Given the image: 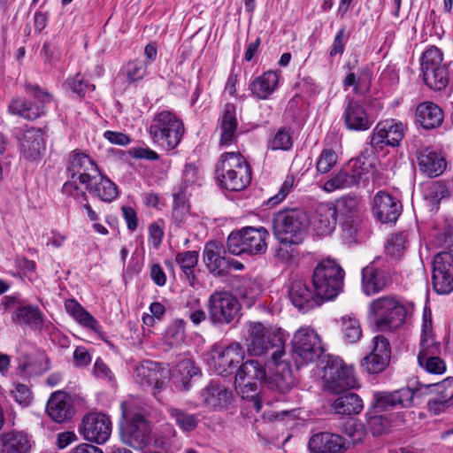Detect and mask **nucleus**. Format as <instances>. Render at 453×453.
<instances>
[{
	"label": "nucleus",
	"instance_id": "29",
	"mask_svg": "<svg viewBox=\"0 0 453 453\" xmlns=\"http://www.w3.org/2000/svg\"><path fill=\"white\" fill-rule=\"evenodd\" d=\"M45 150L43 134L39 128H27L20 138V150L25 158L36 160Z\"/></svg>",
	"mask_w": 453,
	"mask_h": 453
},
{
	"label": "nucleus",
	"instance_id": "58",
	"mask_svg": "<svg viewBox=\"0 0 453 453\" xmlns=\"http://www.w3.org/2000/svg\"><path fill=\"white\" fill-rule=\"evenodd\" d=\"M293 145V140L290 133L286 129H280L269 142V147L273 150H288Z\"/></svg>",
	"mask_w": 453,
	"mask_h": 453
},
{
	"label": "nucleus",
	"instance_id": "23",
	"mask_svg": "<svg viewBox=\"0 0 453 453\" xmlns=\"http://www.w3.org/2000/svg\"><path fill=\"white\" fill-rule=\"evenodd\" d=\"M288 296L291 303L303 312L323 303L316 291L312 292L308 285L301 280L292 281L288 290Z\"/></svg>",
	"mask_w": 453,
	"mask_h": 453
},
{
	"label": "nucleus",
	"instance_id": "44",
	"mask_svg": "<svg viewBox=\"0 0 453 453\" xmlns=\"http://www.w3.org/2000/svg\"><path fill=\"white\" fill-rule=\"evenodd\" d=\"M441 353V344L435 341L434 336H420L418 364L440 357Z\"/></svg>",
	"mask_w": 453,
	"mask_h": 453
},
{
	"label": "nucleus",
	"instance_id": "55",
	"mask_svg": "<svg viewBox=\"0 0 453 453\" xmlns=\"http://www.w3.org/2000/svg\"><path fill=\"white\" fill-rule=\"evenodd\" d=\"M268 385L270 389L284 395L289 392L293 388L294 379L290 372H288V374L284 375L276 373L273 378L270 379Z\"/></svg>",
	"mask_w": 453,
	"mask_h": 453
},
{
	"label": "nucleus",
	"instance_id": "46",
	"mask_svg": "<svg viewBox=\"0 0 453 453\" xmlns=\"http://www.w3.org/2000/svg\"><path fill=\"white\" fill-rule=\"evenodd\" d=\"M199 254L196 250H188L176 254L175 261L188 280H194V269L197 265Z\"/></svg>",
	"mask_w": 453,
	"mask_h": 453
},
{
	"label": "nucleus",
	"instance_id": "32",
	"mask_svg": "<svg viewBox=\"0 0 453 453\" xmlns=\"http://www.w3.org/2000/svg\"><path fill=\"white\" fill-rule=\"evenodd\" d=\"M238 122L235 116V107L227 104L219 119V144L229 146L236 142Z\"/></svg>",
	"mask_w": 453,
	"mask_h": 453
},
{
	"label": "nucleus",
	"instance_id": "27",
	"mask_svg": "<svg viewBox=\"0 0 453 453\" xmlns=\"http://www.w3.org/2000/svg\"><path fill=\"white\" fill-rule=\"evenodd\" d=\"M343 119L349 130L365 131L372 125V120L369 118L363 104L354 99H348L344 108Z\"/></svg>",
	"mask_w": 453,
	"mask_h": 453
},
{
	"label": "nucleus",
	"instance_id": "45",
	"mask_svg": "<svg viewBox=\"0 0 453 453\" xmlns=\"http://www.w3.org/2000/svg\"><path fill=\"white\" fill-rule=\"evenodd\" d=\"M236 392L242 399L249 400L253 408L259 411L262 407V400L259 396L257 383L242 381L240 383L234 381Z\"/></svg>",
	"mask_w": 453,
	"mask_h": 453
},
{
	"label": "nucleus",
	"instance_id": "54",
	"mask_svg": "<svg viewBox=\"0 0 453 453\" xmlns=\"http://www.w3.org/2000/svg\"><path fill=\"white\" fill-rule=\"evenodd\" d=\"M442 52L435 46L428 48L422 56V72L442 65Z\"/></svg>",
	"mask_w": 453,
	"mask_h": 453
},
{
	"label": "nucleus",
	"instance_id": "3",
	"mask_svg": "<svg viewBox=\"0 0 453 453\" xmlns=\"http://www.w3.org/2000/svg\"><path fill=\"white\" fill-rule=\"evenodd\" d=\"M215 172L219 186L229 191H241L251 181V169L240 152L222 154Z\"/></svg>",
	"mask_w": 453,
	"mask_h": 453
},
{
	"label": "nucleus",
	"instance_id": "17",
	"mask_svg": "<svg viewBox=\"0 0 453 453\" xmlns=\"http://www.w3.org/2000/svg\"><path fill=\"white\" fill-rule=\"evenodd\" d=\"M405 127L394 119L379 122L370 136L372 149H382L384 145L397 147L404 136Z\"/></svg>",
	"mask_w": 453,
	"mask_h": 453
},
{
	"label": "nucleus",
	"instance_id": "59",
	"mask_svg": "<svg viewBox=\"0 0 453 453\" xmlns=\"http://www.w3.org/2000/svg\"><path fill=\"white\" fill-rule=\"evenodd\" d=\"M177 372L181 376V382L185 389H188V381L199 374V369L190 360H182L177 365Z\"/></svg>",
	"mask_w": 453,
	"mask_h": 453
},
{
	"label": "nucleus",
	"instance_id": "28",
	"mask_svg": "<svg viewBox=\"0 0 453 453\" xmlns=\"http://www.w3.org/2000/svg\"><path fill=\"white\" fill-rule=\"evenodd\" d=\"M203 261L211 273L216 276L225 275L227 272L226 250L219 242H210L203 250Z\"/></svg>",
	"mask_w": 453,
	"mask_h": 453
},
{
	"label": "nucleus",
	"instance_id": "16",
	"mask_svg": "<svg viewBox=\"0 0 453 453\" xmlns=\"http://www.w3.org/2000/svg\"><path fill=\"white\" fill-rule=\"evenodd\" d=\"M81 432L85 440L103 444L111 434V421L105 414L90 412L82 418Z\"/></svg>",
	"mask_w": 453,
	"mask_h": 453
},
{
	"label": "nucleus",
	"instance_id": "5",
	"mask_svg": "<svg viewBox=\"0 0 453 453\" xmlns=\"http://www.w3.org/2000/svg\"><path fill=\"white\" fill-rule=\"evenodd\" d=\"M149 134L153 142L165 150H173L181 141L184 126L172 111H162L151 120Z\"/></svg>",
	"mask_w": 453,
	"mask_h": 453
},
{
	"label": "nucleus",
	"instance_id": "31",
	"mask_svg": "<svg viewBox=\"0 0 453 453\" xmlns=\"http://www.w3.org/2000/svg\"><path fill=\"white\" fill-rule=\"evenodd\" d=\"M46 411L50 418L57 422L62 423L72 418L73 409L67 395L61 391L53 393L48 400Z\"/></svg>",
	"mask_w": 453,
	"mask_h": 453
},
{
	"label": "nucleus",
	"instance_id": "34",
	"mask_svg": "<svg viewBox=\"0 0 453 453\" xmlns=\"http://www.w3.org/2000/svg\"><path fill=\"white\" fill-rule=\"evenodd\" d=\"M390 283V277L383 271L377 270L372 264L362 270V288L367 296L383 290Z\"/></svg>",
	"mask_w": 453,
	"mask_h": 453
},
{
	"label": "nucleus",
	"instance_id": "50",
	"mask_svg": "<svg viewBox=\"0 0 453 453\" xmlns=\"http://www.w3.org/2000/svg\"><path fill=\"white\" fill-rule=\"evenodd\" d=\"M65 85L73 93L80 97L85 96L88 91H94L95 86L90 84L81 73H76L74 76L66 80Z\"/></svg>",
	"mask_w": 453,
	"mask_h": 453
},
{
	"label": "nucleus",
	"instance_id": "7",
	"mask_svg": "<svg viewBox=\"0 0 453 453\" xmlns=\"http://www.w3.org/2000/svg\"><path fill=\"white\" fill-rule=\"evenodd\" d=\"M269 233L265 227L246 226L232 232L226 242L228 251L233 255H261L267 250Z\"/></svg>",
	"mask_w": 453,
	"mask_h": 453
},
{
	"label": "nucleus",
	"instance_id": "19",
	"mask_svg": "<svg viewBox=\"0 0 453 453\" xmlns=\"http://www.w3.org/2000/svg\"><path fill=\"white\" fill-rule=\"evenodd\" d=\"M419 391L409 388H401L394 392H375L373 394L374 412H382L396 407L407 408L412 403L415 395Z\"/></svg>",
	"mask_w": 453,
	"mask_h": 453
},
{
	"label": "nucleus",
	"instance_id": "20",
	"mask_svg": "<svg viewBox=\"0 0 453 453\" xmlns=\"http://www.w3.org/2000/svg\"><path fill=\"white\" fill-rule=\"evenodd\" d=\"M391 349L388 339L377 335L373 338V349L372 352L364 357L361 365L364 370L371 374L380 373L389 364Z\"/></svg>",
	"mask_w": 453,
	"mask_h": 453
},
{
	"label": "nucleus",
	"instance_id": "61",
	"mask_svg": "<svg viewBox=\"0 0 453 453\" xmlns=\"http://www.w3.org/2000/svg\"><path fill=\"white\" fill-rule=\"evenodd\" d=\"M437 244L446 250L453 251V219L447 220L441 233L438 234Z\"/></svg>",
	"mask_w": 453,
	"mask_h": 453
},
{
	"label": "nucleus",
	"instance_id": "39",
	"mask_svg": "<svg viewBox=\"0 0 453 453\" xmlns=\"http://www.w3.org/2000/svg\"><path fill=\"white\" fill-rule=\"evenodd\" d=\"M91 194L95 195L101 201L110 203L117 198L119 195L117 185L105 176H100L96 180L94 185L91 182L88 184V188H86Z\"/></svg>",
	"mask_w": 453,
	"mask_h": 453
},
{
	"label": "nucleus",
	"instance_id": "49",
	"mask_svg": "<svg viewBox=\"0 0 453 453\" xmlns=\"http://www.w3.org/2000/svg\"><path fill=\"white\" fill-rule=\"evenodd\" d=\"M170 416L174 419L179 427L185 432L194 430L198 423V418L195 414L185 412L179 409H170Z\"/></svg>",
	"mask_w": 453,
	"mask_h": 453
},
{
	"label": "nucleus",
	"instance_id": "43",
	"mask_svg": "<svg viewBox=\"0 0 453 453\" xmlns=\"http://www.w3.org/2000/svg\"><path fill=\"white\" fill-rule=\"evenodd\" d=\"M422 73L426 84L431 88L441 90L448 84V70L444 65Z\"/></svg>",
	"mask_w": 453,
	"mask_h": 453
},
{
	"label": "nucleus",
	"instance_id": "60",
	"mask_svg": "<svg viewBox=\"0 0 453 453\" xmlns=\"http://www.w3.org/2000/svg\"><path fill=\"white\" fill-rule=\"evenodd\" d=\"M79 183L77 177L70 176V179L62 187V193L76 200H87L86 192L79 187Z\"/></svg>",
	"mask_w": 453,
	"mask_h": 453
},
{
	"label": "nucleus",
	"instance_id": "4",
	"mask_svg": "<svg viewBox=\"0 0 453 453\" xmlns=\"http://www.w3.org/2000/svg\"><path fill=\"white\" fill-rule=\"evenodd\" d=\"M344 271L334 260H321L314 268L312 286L322 302L335 298L342 290Z\"/></svg>",
	"mask_w": 453,
	"mask_h": 453
},
{
	"label": "nucleus",
	"instance_id": "41",
	"mask_svg": "<svg viewBox=\"0 0 453 453\" xmlns=\"http://www.w3.org/2000/svg\"><path fill=\"white\" fill-rule=\"evenodd\" d=\"M137 377L140 378V382L143 386L153 385V394L157 395L163 387L164 382L160 380V373L156 368V365L144 362L136 369Z\"/></svg>",
	"mask_w": 453,
	"mask_h": 453
},
{
	"label": "nucleus",
	"instance_id": "33",
	"mask_svg": "<svg viewBox=\"0 0 453 453\" xmlns=\"http://www.w3.org/2000/svg\"><path fill=\"white\" fill-rule=\"evenodd\" d=\"M452 380L447 379L439 383L426 385V388L434 387L438 396L428 402V410L437 415L453 406Z\"/></svg>",
	"mask_w": 453,
	"mask_h": 453
},
{
	"label": "nucleus",
	"instance_id": "47",
	"mask_svg": "<svg viewBox=\"0 0 453 453\" xmlns=\"http://www.w3.org/2000/svg\"><path fill=\"white\" fill-rule=\"evenodd\" d=\"M341 327L345 339L349 342L354 343L360 340L362 329L358 319L354 316H343L341 319Z\"/></svg>",
	"mask_w": 453,
	"mask_h": 453
},
{
	"label": "nucleus",
	"instance_id": "52",
	"mask_svg": "<svg viewBox=\"0 0 453 453\" xmlns=\"http://www.w3.org/2000/svg\"><path fill=\"white\" fill-rule=\"evenodd\" d=\"M450 195L447 186L441 181H433L426 188V197L432 204H439L443 198Z\"/></svg>",
	"mask_w": 453,
	"mask_h": 453
},
{
	"label": "nucleus",
	"instance_id": "6",
	"mask_svg": "<svg viewBox=\"0 0 453 453\" xmlns=\"http://www.w3.org/2000/svg\"><path fill=\"white\" fill-rule=\"evenodd\" d=\"M309 224V218L303 210H285L274 217L273 234L281 243L299 244L303 240Z\"/></svg>",
	"mask_w": 453,
	"mask_h": 453
},
{
	"label": "nucleus",
	"instance_id": "38",
	"mask_svg": "<svg viewBox=\"0 0 453 453\" xmlns=\"http://www.w3.org/2000/svg\"><path fill=\"white\" fill-rule=\"evenodd\" d=\"M360 180L361 173L341 170L324 184V189L326 192H333L340 188H349L359 184Z\"/></svg>",
	"mask_w": 453,
	"mask_h": 453
},
{
	"label": "nucleus",
	"instance_id": "40",
	"mask_svg": "<svg viewBox=\"0 0 453 453\" xmlns=\"http://www.w3.org/2000/svg\"><path fill=\"white\" fill-rule=\"evenodd\" d=\"M332 408L338 414H358L363 409V401L357 394L349 392L335 399Z\"/></svg>",
	"mask_w": 453,
	"mask_h": 453
},
{
	"label": "nucleus",
	"instance_id": "15",
	"mask_svg": "<svg viewBox=\"0 0 453 453\" xmlns=\"http://www.w3.org/2000/svg\"><path fill=\"white\" fill-rule=\"evenodd\" d=\"M432 282L438 294L448 295L453 291L452 252H440L434 257Z\"/></svg>",
	"mask_w": 453,
	"mask_h": 453
},
{
	"label": "nucleus",
	"instance_id": "37",
	"mask_svg": "<svg viewBox=\"0 0 453 453\" xmlns=\"http://www.w3.org/2000/svg\"><path fill=\"white\" fill-rule=\"evenodd\" d=\"M266 377L265 368L263 364L257 360L250 359L243 363L237 371L235 380L242 383L246 382H261Z\"/></svg>",
	"mask_w": 453,
	"mask_h": 453
},
{
	"label": "nucleus",
	"instance_id": "12",
	"mask_svg": "<svg viewBox=\"0 0 453 453\" xmlns=\"http://www.w3.org/2000/svg\"><path fill=\"white\" fill-rule=\"evenodd\" d=\"M26 92L33 96L35 102L21 98L14 99L8 107L9 111L30 120L45 114V106L53 100L52 95L42 90L37 85L30 84L26 85Z\"/></svg>",
	"mask_w": 453,
	"mask_h": 453
},
{
	"label": "nucleus",
	"instance_id": "9",
	"mask_svg": "<svg viewBox=\"0 0 453 453\" xmlns=\"http://www.w3.org/2000/svg\"><path fill=\"white\" fill-rule=\"evenodd\" d=\"M325 352L318 333L309 327L298 329L292 339V357L296 365H307L319 360Z\"/></svg>",
	"mask_w": 453,
	"mask_h": 453
},
{
	"label": "nucleus",
	"instance_id": "13",
	"mask_svg": "<svg viewBox=\"0 0 453 453\" xmlns=\"http://www.w3.org/2000/svg\"><path fill=\"white\" fill-rule=\"evenodd\" d=\"M243 358L242 346L239 342H232L225 348L214 346L210 352L208 363L217 374L226 376L234 372Z\"/></svg>",
	"mask_w": 453,
	"mask_h": 453
},
{
	"label": "nucleus",
	"instance_id": "18",
	"mask_svg": "<svg viewBox=\"0 0 453 453\" xmlns=\"http://www.w3.org/2000/svg\"><path fill=\"white\" fill-rule=\"evenodd\" d=\"M67 172L69 176L79 179V182L88 188V184L96 179L98 168L95 161L87 154L73 150L68 159Z\"/></svg>",
	"mask_w": 453,
	"mask_h": 453
},
{
	"label": "nucleus",
	"instance_id": "1",
	"mask_svg": "<svg viewBox=\"0 0 453 453\" xmlns=\"http://www.w3.org/2000/svg\"><path fill=\"white\" fill-rule=\"evenodd\" d=\"M247 332L246 347L250 356L270 355L275 365L281 363L287 340L284 331L251 321L247 324Z\"/></svg>",
	"mask_w": 453,
	"mask_h": 453
},
{
	"label": "nucleus",
	"instance_id": "22",
	"mask_svg": "<svg viewBox=\"0 0 453 453\" xmlns=\"http://www.w3.org/2000/svg\"><path fill=\"white\" fill-rule=\"evenodd\" d=\"M400 202L385 191H379L373 196L372 211L381 223L395 222L401 214Z\"/></svg>",
	"mask_w": 453,
	"mask_h": 453
},
{
	"label": "nucleus",
	"instance_id": "36",
	"mask_svg": "<svg viewBox=\"0 0 453 453\" xmlns=\"http://www.w3.org/2000/svg\"><path fill=\"white\" fill-rule=\"evenodd\" d=\"M279 82L277 73L268 71L257 77L250 85V89L257 99H267L276 89Z\"/></svg>",
	"mask_w": 453,
	"mask_h": 453
},
{
	"label": "nucleus",
	"instance_id": "57",
	"mask_svg": "<svg viewBox=\"0 0 453 453\" xmlns=\"http://www.w3.org/2000/svg\"><path fill=\"white\" fill-rule=\"evenodd\" d=\"M125 72L129 81H141L147 74V64L138 59L129 61L125 66Z\"/></svg>",
	"mask_w": 453,
	"mask_h": 453
},
{
	"label": "nucleus",
	"instance_id": "8",
	"mask_svg": "<svg viewBox=\"0 0 453 453\" xmlns=\"http://www.w3.org/2000/svg\"><path fill=\"white\" fill-rule=\"evenodd\" d=\"M375 324L380 330H393L403 324L407 311L397 297L385 296L373 300L369 305Z\"/></svg>",
	"mask_w": 453,
	"mask_h": 453
},
{
	"label": "nucleus",
	"instance_id": "35",
	"mask_svg": "<svg viewBox=\"0 0 453 453\" xmlns=\"http://www.w3.org/2000/svg\"><path fill=\"white\" fill-rule=\"evenodd\" d=\"M337 209L332 203H320L317 206L313 219V227L318 234L326 235L336 226Z\"/></svg>",
	"mask_w": 453,
	"mask_h": 453
},
{
	"label": "nucleus",
	"instance_id": "56",
	"mask_svg": "<svg viewBox=\"0 0 453 453\" xmlns=\"http://www.w3.org/2000/svg\"><path fill=\"white\" fill-rule=\"evenodd\" d=\"M380 412L368 413L367 425L373 435H380L389 429V420L380 414Z\"/></svg>",
	"mask_w": 453,
	"mask_h": 453
},
{
	"label": "nucleus",
	"instance_id": "2",
	"mask_svg": "<svg viewBox=\"0 0 453 453\" xmlns=\"http://www.w3.org/2000/svg\"><path fill=\"white\" fill-rule=\"evenodd\" d=\"M122 418L125 425L122 427L121 436L125 444L142 449L150 442L151 427L147 421L146 411L141 402L130 397L121 403Z\"/></svg>",
	"mask_w": 453,
	"mask_h": 453
},
{
	"label": "nucleus",
	"instance_id": "25",
	"mask_svg": "<svg viewBox=\"0 0 453 453\" xmlns=\"http://www.w3.org/2000/svg\"><path fill=\"white\" fill-rule=\"evenodd\" d=\"M308 447L314 453H342L349 449V443L339 434L322 432L310 438Z\"/></svg>",
	"mask_w": 453,
	"mask_h": 453
},
{
	"label": "nucleus",
	"instance_id": "10",
	"mask_svg": "<svg viewBox=\"0 0 453 453\" xmlns=\"http://www.w3.org/2000/svg\"><path fill=\"white\" fill-rule=\"evenodd\" d=\"M207 311L213 326L229 325L238 316L241 304L231 292L215 290L208 298Z\"/></svg>",
	"mask_w": 453,
	"mask_h": 453
},
{
	"label": "nucleus",
	"instance_id": "63",
	"mask_svg": "<svg viewBox=\"0 0 453 453\" xmlns=\"http://www.w3.org/2000/svg\"><path fill=\"white\" fill-rule=\"evenodd\" d=\"M359 200L356 196H346L337 201L336 209L342 214L353 215L357 212Z\"/></svg>",
	"mask_w": 453,
	"mask_h": 453
},
{
	"label": "nucleus",
	"instance_id": "30",
	"mask_svg": "<svg viewBox=\"0 0 453 453\" xmlns=\"http://www.w3.org/2000/svg\"><path fill=\"white\" fill-rule=\"evenodd\" d=\"M416 120L426 130L441 127L444 120V111L436 104L426 101L420 103L415 111Z\"/></svg>",
	"mask_w": 453,
	"mask_h": 453
},
{
	"label": "nucleus",
	"instance_id": "62",
	"mask_svg": "<svg viewBox=\"0 0 453 453\" xmlns=\"http://www.w3.org/2000/svg\"><path fill=\"white\" fill-rule=\"evenodd\" d=\"M295 183V177L288 175L281 184L278 193L268 200V204L274 206L282 202L292 190Z\"/></svg>",
	"mask_w": 453,
	"mask_h": 453
},
{
	"label": "nucleus",
	"instance_id": "51",
	"mask_svg": "<svg viewBox=\"0 0 453 453\" xmlns=\"http://www.w3.org/2000/svg\"><path fill=\"white\" fill-rule=\"evenodd\" d=\"M406 237L403 233H396L392 234L386 244V253L394 259H399L406 247Z\"/></svg>",
	"mask_w": 453,
	"mask_h": 453
},
{
	"label": "nucleus",
	"instance_id": "64",
	"mask_svg": "<svg viewBox=\"0 0 453 453\" xmlns=\"http://www.w3.org/2000/svg\"><path fill=\"white\" fill-rule=\"evenodd\" d=\"M423 361L418 364V365L425 370L426 372L433 374H442L446 371V363L440 357H434L432 360Z\"/></svg>",
	"mask_w": 453,
	"mask_h": 453
},
{
	"label": "nucleus",
	"instance_id": "11",
	"mask_svg": "<svg viewBox=\"0 0 453 453\" xmlns=\"http://www.w3.org/2000/svg\"><path fill=\"white\" fill-rule=\"evenodd\" d=\"M12 314V320L19 326H28L41 331L44 326V315L37 305L27 303L19 295L6 296L2 303Z\"/></svg>",
	"mask_w": 453,
	"mask_h": 453
},
{
	"label": "nucleus",
	"instance_id": "26",
	"mask_svg": "<svg viewBox=\"0 0 453 453\" xmlns=\"http://www.w3.org/2000/svg\"><path fill=\"white\" fill-rule=\"evenodd\" d=\"M34 446L31 435L22 430L0 434V453H29Z\"/></svg>",
	"mask_w": 453,
	"mask_h": 453
},
{
	"label": "nucleus",
	"instance_id": "53",
	"mask_svg": "<svg viewBox=\"0 0 453 453\" xmlns=\"http://www.w3.org/2000/svg\"><path fill=\"white\" fill-rule=\"evenodd\" d=\"M338 161L337 153L330 148H325L316 163L317 171L320 173H327Z\"/></svg>",
	"mask_w": 453,
	"mask_h": 453
},
{
	"label": "nucleus",
	"instance_id": "48",
	"mask_svg": "<svg viewBox=\"0 0 453 453\" xmlns=\"http://www.w3.org/2000/svg\"><path fill=\"white\" fill-rule=\"evenodd\" d=\"M343 432L349 438V440L346 441V442L349 443V447L362 442L366 435L363 423L355 419H349L344 424Z\"/></svg>",
	"mask_w": 453,
	"mask_h": 453
},
{
	"label": "nucleus",
	"instance_id": "14",
	"mask_svg": "<svg viewBox=\"0 0 453 453\" xmlns=\"http://www.w3.org/2000/svg\"><path fill=\"white\" fill-rule=\"evenodd\" d=\"M323 380L327 389L335 394L357 385L352 367L338 358L327 362L324 367Z\"/></svg>",
	"mask_w": 453,
	"mask_h": 453
},
{
	"label": "nucleus",
	"instance_id": "42",
	"mask_svg": "<svg viewBox=\"0 0 453 453\" xmlns=\"http://www.w3.org/2000/svg\"><path fill=\"white\" fill-rule=\"evenodd\" d=\"M65 309L79 324L92 331H97L98 323L96 319L76 301H67Z\"/></svg>",
	"mask_w": 453,
	"mask_h": 453
},
{
	"label": "nucleus",
	"instance_id": "24",
	"mask_svg": "<svg viewBox=\"0 0 453 453\" xmlns=\"http://www.w3.org/2000/svg\"><path fill=\"white\" fill-rule=\"evenodd\" d=\"M203 403L212 409H223L231 403L232 391L219 380H211L200 394Z\"/></svg>",
	"mask_w": 453,
	"mask_h": 453
},
{
	"label": "nucleus",
	"instance_id": "21",
	"mask_svg": "<svg viewBox=\"0 0 453 453\" xmlns=\"http://www.w3.org/2000/svg\"><path fill=\"white\" fill-rule=\"evenodd\" d=\"M418 170L429 178L441 175L447 167L444 156L433 147H421L416 151Z\"/></svg>",
	"mask_w": 453,
	"mask_h": 453
}]
</instances>
